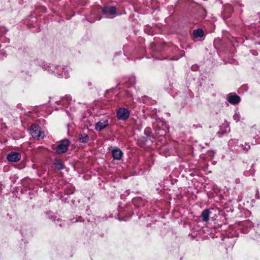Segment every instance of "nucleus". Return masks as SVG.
Here are the masks:
<instances>
[{"instance_id": "nucleus-1", "label": "nucleus", "mask_w": 260, "mask_h": 260, "mask_svg": "<svg viewBox=\"0 0 260 260\" xmlns=\"http://www.w3.org/2000/svg\"><path fill=\"white\" fill-rule=\"evenodd\" d=\"M48 71L51 73L58 74L59 76H64L66 78L68 77L69 72L67 69L54 65L49 67Z\"/></svg>"}, {"instance_id": "nucleus-2", "label": "nucleus", "mask_w": 260, "mask_h": 260, "mask_svg": "<svg viewBox=\"0 0 260 260\" xmlns=\"http://www.w3.org/2000/svg\"><path fill=\"white\" fill-rule=\"evenodd\" d=\"M69 145V141L67 140H63L57 145L55 148L56 152L57 154H61L64 153L68 149Z\"/></svg>"}, {"instance_id": "nucleus-3", "label": "nucleus", "mask_w": 260, "mask_h": 260, "mask_svg": "<svg viewBox=\"0 0 260 260\" xmlns=\"http://www.w3.org/2000/svg\"><path fill=\"white\" fill-rule=\"evenodd\" d=\"M30 133L32 137L40 139L43 138V135L40 131V127L36 124H32L30 127Z\"/></svg>"}, {"instance_id": "nucleus-4", "label": "nucleus", "mask_w": 260, "mask_h": 260, "mask_svg": "<svg viewBox=\"0 0 260 260\" xmlns=\"http://www.w3.org/2000/svg\"><path fill=\"white\" fill-rule=\"evenodd\" d=\"M116 116L119 120H125L129 117V112L125 108H120L117 111Z\"/></svg>"}, {"instance_id": "nucleus-5", "label": "nucleus", "mask_w": 260, "mask_h": 260, "mask_svg": "<svg viewBox=\"0 0 260 260\" xmlns=\"http://www.w3.org/2000/svg\"><path fill=\"white\" fill-rule=\"evenodd\" d=\"M116 9L115 7H105L102 9V12L104 14L107 15H111V17L107 16V17L112 18L113 15L116 13Z\"/></svg>"}, {"instance_id": "nucleus-6", "label": "nucleus", "mask_w": 260, "mask_h": 260, "mask_svg": "<svg viewBox=\"0 0 260 260\" xmlns=\"http://www.w3.org/2000/svg\"><path fill=\"white\" fill-rule=\"evenodd\" d=\"M226 99L232 105L237 104L240 102V96L234 93L229 94Z\"/></svg>"}, {"instance_id": "nucleus-7", "label": "nucleus", "mask_w": 260, "mask_h": 260, "mask_svg": "<svg viewBox=\"0 0 260 260\" xmlns=\"http://www.w3.org/2000/svg\"><path fill=\"white\" fill-rule=\"evenodd\" d=\"M111 149L113 158L116 160H120L123 155V153L121 150L117 147H111Z\"/></svg>"}, {"instance_id": "nucleus-8", "label": "nucleus", "mask_w": 260, "mask_h": 260, "mask_svg": "<svg viewBox=\"0 0 260 260\" xmlns=\"http://www.w3.org/2000/svg\"><path fill=\"white\" fill-rule=\"evenodd\" d=\"M21 158L20 153L16 152H12L7 155V159L11 162H17Z\"/></svg>"}, {"instance_id": "nucleus-9", "label": "nucleus", "mask_w": 260, "mask_h": 260, "mask_svg": "<svg viewBox=\"0 0 260 260\" xmlns=\"http://www.w3.org/2000/svg\"><path fill=\"white\" fill-rule=\"evenodd\" d=\"M108 125V120L107 119H103L98 122L95 125V129L96 131H100L105 128Z\"/></svg>"}, {"instance_id": "nucleus-10", "label": "nucleus", "mask_w": 260, "mask_h": 260, "mask_svg": "<svg viewBox=\"0 0 260 260\" xmlns=\"http://www.w3.org/2000/svg\"><path fill=\"white\" fill-rule=\"evenodd\" d=\"M211 212L209 209L204 210L201 214V217L203 221L208 222Z\"/></svg>"}, {"instance_id": "nucleus-11", "label": "nucleus", "mask_w": 260, "mask_h": 260, "mask_svg": "<svg viewBox=\"0 0 260 260\" xmlns=\"http://www.w3.org/2000/svg\"><path fill=\"white\" fill-rule=\"evenodd\" d=\"M192 35L194 38H202L204 36V31L202 29H198L193 31Z\"/></svg>"}, {"instance_id": "nucleus-12", "label": "nucleus", "mask_w": 260, "mask_h": 260, "mask_svg": "<svg viewBox=\"0 0 260 260\" xmlns=\"http://www.w3.org/2000/svg\"><path fill=\"white\" fill-rule=\"evenodd\" d=\"M79 140L81 142L86 143L88 140V136L86 134H81L79 136Z\"/></svg>"}, {"instance_id": "nucleus-13", "label": "nucleus", "mask_w": 260, "mask_h": 260, "mask_svg": "<svg viewBox=\"0 0 260 260\" xmlns=\"http://www.w3.org/2000/svg\"><path fill=\"white\" fill-rule=\"evenodd\" d=\"M233 118L236 122H238L240 120V114L238 111H235V114L233 116Z\"/></svg>"}, {"instance_id": "nucleus-14", "label": "nucleus", "mask_w": 260, "mask_h": 260, "mask_svg": "<svg viewBox=\"0 0 260 260\" xmlns=\"http://www.w3.org/2000/svg\"><path fill=\"white\" fill-rule=\"evenodd\" d=\"M56 167L58 169H62L64 168V166L61 162L56 163Z\"/></svg>"}, {"instance_id": "nucleus-15", "label": "nucleus", "mask_w": 260, "mask_h": 260, "mask_svg": "<svg viewBox=\"0 0 260 260\" xmlns=\"http://www.w3.org/2000/svg\"><path fill=\"white\" fill-rule=\"evenodd\" d=\"M5 52L4 50H0V59H3L5 56Z\"/></svg>"}, {"instance_id": "nucleus-16", "label": "nucleus", "mask_w": 260, "mask_h": 260, "mask_svg": "<svg viewBox=\"0 0 260 260\" xmlns=\"http://www.w3.org/2000/svg\"><path fill=\"white\" fill-rule=\"evenodd\" d=\"M230 131V127L228 125H226L225 126V129L224 131V133H226L228 132H229Z\"/></svg>"}, {"instance_id": "nucleus-17", "label": "nucleus", "mask_w": 260, "mask_h": 260, "mask_svg": "<svg viewBox=\"0 0 260 260\" xmlns=\"http://www.w3.org/2000/svg\"><path fill=\"white\" fill-rule=\"evenodd\" d=\"M180 54V56H183L184 55V53L183 51H181Z\"/></svg>"}, {"instance_id": "nucleus-18", "label": "nucleus", "mask_w": 260, "mask_h": 260, "mask_svg": "<svg viewBox=\"0 0 260 260\" xmlns=\"http://www.w3.org/2000/svg\"><path fill=\"white\" fill-rule=\"evenodd\" d=\"M179 58H171V60H178Z\"/></svg>"}, {"instance_id": "nucleus-19", "label": "nucleus", "mask_w": 260, "mask_h": 260, "mask_svg": "<svg viewBox=\"0 0 260 260\" xmlns=\"http://www.w3.org/2000/svg\"><path fill=\"white\" fill-rule=\"evenodd\" d=\"M153 52H154L155 51H157V50H156V49H154V50H152Z\"/></svg>"}, {"instance_id": "nucleus-20", "label": "nucleus", "mask_w": 260, "mask_h": 260, "mask_svg": "<svg viewBox=\"0 0 260 260\" xmlns=\"http://www.w3.org/2000/svg\"><path fill=\"white\" fill-rule=\"evenodd\" d=\"M249 148H250L249 145H248V149H249Z\"/></svg>"}]
</instances>
